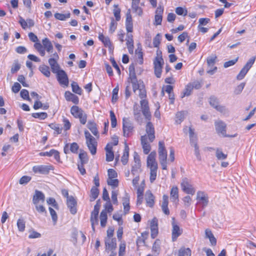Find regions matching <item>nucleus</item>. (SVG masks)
<instances>
[{"instance_id": "40", "label": "nucleus", "mask_w": 256, "mask_h": 256, "mask_svg": "<svg viewBox=\"0 0 256 256\" xmlns=\"http://www.w3.org/2000/svg\"><path fill=\"white\" fill-rule=\"evenodd\" d=\"M98 190L96 186H92L90 190V197L92 198L90 200H95L98 196Z\"/></svg>"}, {"instance_id": "33", "label": "nucleus", "mask_w": 256, "mask_h": 256, "mask_svg": "<svg viewBox=\"0 0 256 256\" xmlns=\"http://www.w3.org/2000/svg\"><path fill=\"white\" fill-rule=\"evenodd\" d=\"M216 156L218 160H222L227 158V154H224L222 149L218 148L216 150Z\"/></svg>"}, {"instance_id": "27", "label": "nucleus", "mask_w": 256, "mask_h": 256, "mask_svg": "<svg viewBox=\"0 0 256 256\" xmlns=\"http://www.w3.org/2000/svg\"><path fill=\"white\" fill-rule=\"evenodd\" d=\"M145 199L147 205L150 207H152L154 202V197L150 190L146 192Z\"/></svg>"}, {"instance_id": "56", "label": "nucleus", "mask_w": 256, "mask_h": 256, "mask_svg": "<svg viewBox=\"0 0 256 256\" xmlns=\"http://www.w3.org/2000/svg\"><path fill=\"white\" fill-rule=\"evenodd\" d=\"M133 36L132 34H127V39H126V44L128 46H134V40H133Z\"/></svg>"}, {"instance_id": "17", "label": "nucleus", "mask_w": 256, "mask_h": 256, "mask_svg": "<svg viewBox=\"0 0 256 256\" xmlns=\"http://www.w3.org/2000/svg\"><path fill=\"white\" fill-rule=\"evenodd\" d=\"M67 206L70 212L74 214L76 212V201L74 198L70 196L67 199Z\"/></svg>"}, {"instance_id": "46", "label": "nucleus", "mask_w": 256, "mask_h": 256, "mask_svg": "<svg viewBox=\"0 0 256 256\" xmlns=\"http://www.w3.org/2000/svg\"><path fill=\"white\" fill-rule=\"evenodd\" d=\"M186 253V256H191V250L190 248H182L178 250V256H183L184 252Z\"/></svg>"}, {"instance_id": "11", "label": "nucleus", "mask_w": 256, "mask_h": 256, "mask_svg": "<svg viewBox=\"0 0 256 256\" xmlns=\"http://www.w3.org/2000/svg\"><path fill=\"white\" fill-rule=\"evenodd\" d=\"M140 104L142 114L145 118L148 120H150L152 118V115L150 112L148 102L146 100H140Z\"/></svg>"}, {"instance_id": "39", "label": "nucleus", "mask_w": 256, "mask_h": 256, "mask_svg": "<svg viewBox=\"0 0 256 256\" xmlns=\"http://www.w3.org/2000/svg\"><path fill=\"white\" fill-rule=\"evenodd\" d=\"M72 92L76 94L80 95L82 92V88L78 86L76 82H73L72 83Z\"/></svg>"}, {"instance_id": "63", "label": "nucleus", "mask_w": 256, "mask_h": 256, "mask_svg": "<svg viewBox=\"0 0 256 256\" xmlns=\"http://www.w3.org/2000/svg\"><path fill=\"white\" fill-rule=\"evenodd\" d=\"M245 86V83L242 82L236 86L234 90V93L236 94H238L242 92L244 87Z\"/></svg>"}, {"instance_id": "3", "label": "nucleus", "mask_w": 256, "mask_h": 256, "mask_svg": "<svg viewBox=\"0 0 256 256\" xmlns=\"http://www.w3.org/2000/svg\"><path fill=\"white\" fill-rule=\"evenodd\" d=\"M84 135L86 138V145L92 154L94 155L96 152L97 142L94 138L88 131L84 132Z\"/></svg>"}, {"instance_id": "22", "label": "nucleus", "mask_w": 256, "mask_h": 256, "mask_svg": "<svg viewBox=\"0 0 256 256\" xmlns=\"http://www.w3.org/2000/svg\"><path fill=\"white\" fill-rule=\"evenodd\" d=\"M151 237L154 238L158 234V220L154 218L150 223Z\"/></svg>"}, {"instance_id": "41", "label": "nucleus", "mask_w": 256, "mask_h": 256, "mask_svg": "<svg viewBox=\"0 0 256 256\" xmlns=\"http://www.w3.org/2000/svg\"><path fill=\"white\" fill-rule=\"evenodd\" d=\"M17 226L19 231L24 232L25 230L26 222L22 218H19L17 221Z\"/></svg>"}, {"instance_id": "35", "label": "nucleus", "mask_w": 256, "mask_h": 256, "mask_svg": "<svg viewBox=\"0 0 256 256\" xmlns=\"http://www.w3.org/2000/svg\"><path fill=\"white\" fill-rule=\"evenodd\" d=\"M186 112H178L176 114V122L177 124H180L184 118Z\"/></svg>"}, {"instance_id": "30", "label": "nucleus", "mask_w": 256, "mask_h": 256, "mask_svg": "<svg viewBox=\"0 0 256 256\" xmlns=\"http://www.w3.org/2000/svg\"><path fill=\"white\" fill-rule=\"evenodd\" d=\"M128 156H129V148L128 146L126 144L124 146V149L123 153V155L122 157V162L123 164H126L128 162Z\"/></svg>"}, {"instance_id": "28", "label": "nucleus", "mask_w": 256, "mask_h": 256, "mask_svg": "<svg viewBox=\"0 0 256 256\" xmlns=\"http://www.w3.org/2000/svg\"><path fill=\"white\" fill-rule=\"evenodd\" d=\"M190 143L192 146H198L197 136L194 132V130L191 127L189 128Z\"/></svg>"}, {"instance_id": "50", "label": "nucleus", "mask_w": 256, "mask_h": 256, "mask_svg": "<svg viewBox=\"0 0 256 256\" xmlns=\"http://www.w3.org/2000/svg\"><path fill=\"white\" fill-rule=\"evenodd\" d=\"M176 12L180 16H186L187 14V10L182 7H178L176 8Z\"/></svg>"}, {"instance_id": "51", "label": "nucleus", "mask_w": 256, "mask_h": 256, "mask_svg": "<svg viewBox=\"0 0 256 256\" xmlns=\"http://www.w3.org/2000/svg\"><path fill=\"white\" fill-rule=\"evenodd\" d=\"M216 56H212L208 58L206 60V62L208 66H214L216 62Z\"/></svg>"}, {"instance_id": "12", "label": "nucleus", "mask_w": 256, "mask_h": 256, "mask_svg": "<svg viewBox=\"0 0 256 256\" xmlns=\"http://www.w3.org/2000/svg\"><path fill=\"white\" fill-rule=\"evenodd\" d=\"M156 152H152L147 158V166L150 169L158 168V164L156 160Z\"/></svg>"}, {"instance_id": "64", "label": "nucleus", "mask_w": 256, "mask_h": 256, "mask_svg": "<svg viewBox=\"0 0 256 256\" xmlns=\"http://www.w3.org/2000/svg\"><path fill=\"white\" fill-rule=\"evenodd\" d=\"M30 180L31 177L27 176H24L20 178L19 182L21 184H26L28 182H29Z\"/></svg>"}, {"instance_id": "25", "label": "nucleus", "mask_w": 256, "mask_h": 256, "mask_svg": "<svg viewBox=\"0 0 256 256\" xmlns=\"http://www.w3.org/2000/svg\"><path fill=\"white\" fill-rule=\"evenodd\" d=\"M64 96L66 100L72 101L75 104H78L79 102L78 98L75 94H72L70 92L66 91L65 92Z\"/></svg>"}, {"instance_id": "9", "label": "nucleus", "mask_w": 256, "mask_h": 256, "mask_svg": "<svg viewBox=\"0 0 256 256\" xmlns=\"http://www.w3.org/2000/svg\"><path fill=\"white\" fill-rule=\"evenodd\" d=\"M146 134L144 136H147V139L150 142H152L155 139V130L154 125L150 120H148L146 123Z\"/></svg>"}, {"instance_id": "45", "label": "nucleus", "mask_w": 256, "mask_h": 256, "mask_svg": "<svg viewBox=\"0 0 256 256\" xmlns=\"http://www.w3.org/2000/svg\"><path fill=\"white\" fill-rule=\"evenodd\" d=\"M114 9L113 12L116 18V21H119L120 19V9L118 8V6L114 4Z\"/></svg>"}, {"instance_id": "23", "label": "nucleus", "mask_w": 256, "mask_h": 256, "mask_svg": "<svg viewBox=\"0 0 256 256\" xmlns=\"http://www.w3.org/2000/svg\"><path fill=\"white\" fill-rule=\"evenodd\" d=\"M98 38L102 42L105 46L108 48L110 51L113 50L114 47L108 37L104 36L102 34H100L98 36Z\"/></svg>"}, {"instance_id": "8", "label": "nucleus", "mask_w": 256, "mask_h": 256, "mask_svg": "<svg viewBox=\"0 0 256 256\" xmlns=\"http://www.w3.org/2000/svg\"><path fill=\"white\" fill-rule=\"evenodd\" d=\"M53 168L50 165H38L33 166L32 171L35 174H48L50 171Z\"/></svg>"}, {"instance_id": "53", "label": "nucleus", "mask_w": 256, "mask_h": 256, "mask_svg": "<svg viewBox=\"0 0 256 256\" xmlns=\"http://www.w3.org/2000/svg\"><path fill=\"white\" fill-rule=\"evenodd\" d=\"M110 116L111 120V125L112 128H115L116 126V118L113 111H110Z\"/></svg>"}, {"instance_id": "49", "label": "nucleus", "mask_w": 256, "mask_h": 256, "mask_svg": "<svg viewBox=\"0 0 256 256\" xmlns=\"http://www.w3.org/2000/svg\"><path fill=\"white\" fill-rule=\"evenodd\" d=\"M218 111L222 113V114L225 115L228 114V109L224 106L219 104L216 108Z\"/></svg>"}, {"instance_id": "38", "label": "nucleus", "mask_w": 256, "mask_h": 256, "mask_svg": "<svg viewBox=\"0 0 256 256\" xmlns=\"http://www.w3.org/2000/svg\"><path fill=\"white\" fill-rule=\"evenodd\" d=\"M70 14L68 13L66 14H62L60 13H56L54 14V17L56 19L60 20H65L66 18H70Z\"/></svg>"}, {"instance_id": "13", "label": "nucleus", "mask_w": 256, "mask_h": 256, "mask_svg": "<svg viewBox=\"0 0 256 256\" xmlns=\"http://www.w3.org/2000/svg\"><path fill=\"white\" fill-rule=\"evenodd\" d=\"M56 74L60 84L67 86L68 85V79L66 72L62 70Z\"/></svg>"}, {"instance_id": "55", "label": "nucleus", "mask_w": 256, "mask_h": 256, "mask_svg": "<svg viewBox=\"0 0 256 256\" xmlns=\"http://www.w3.org/2000/svg\"><path fill=\"white\" fill-rule=\"evenodd\" d=\"M20 68V65L18 62V60L14 61V64L12 65V68H11V72L12 74H14L18 72Z\"/></svg>"}, {"instance_id": "2", "label": "nucleus", "mask_w": 256, "mask_h": 256, "mask_svg": "<svg viewBox=\"0 0 256 256\" xmlns=\"http://www.w3.org/2000/svg\"><path fill=\"white\" fill-rule=\"evenodd\" d=\"M154 73L158 78L161 77L162 68L164 64V60L162 55L161 52L157 51L156 56L154 60Z\"/></svg>"}, {"instance_id": "52", "label": "nucleus", "mask_w": 256, "mask_h": 256, "mask_svg": "<svg viewBox=\"0 0 256 256\" xmlns=\"http://www.w3.org/2000/svg\"><path fill=\"white\" fill-rule=\"evenodd\" d=\"M107 182L109 186H110L113 188L117 187L118 184V180L117 179L108 178Z\"/></svg>"}, {"instance_id": "60", "label": "nucleus", "mask_w": 256, "mask_h": 256, "mask_svg": "<svg viewBox=\"0 0 256 256\" xmlns=\"http://www.w3.org/2000/svg\"><path fill=\"white\" fill-rule=\"evenodd\" d=\"M238 58V57L235 59L225 62L224 64V68H227L229 66L234 65L237 62Z\"/></svg>"}, {"instance_id": "61", "label": "nucleus", "mask_w": 256, "mask_h": 256, "mask_svg": "<svg viewBox=\"0 0 256 256\" xmlns=\"http://www.w3.org/2000/svg\"><path fill=\"white\" fill-rule=\"evenodd\" d=\"M116 26L117 23L116 22H114V19L112 18L110 26V33H113L116 30Z\"/></svg>"}, {"instance_id": "48", "label": "nucleus", "mask_w": 256, "mask_h": 256, "mask_svg": "<svg viewBox=\"0 0 256 256\" xmlns=\"http://www.w3.org/2000/svg\"><path fill=\"white\" fill-rule=\"evenodd\" d=\"M158 168L150 169V180L151 183H152L156 179L157 176Z\"/></svg>"}, {"instance_id": "19", "label": "nucleus", "mask_w": 256, "mask_h": 256, "mask_svg": "<svg viewBox=\"0 0 256 256\" xmlns=\"http://www.w3.org/2000/svg\"><path fill=\"white\" fill-rule=\"evenodd\" d=\"M45 196L41 192L36 190L33 196L32 202L34 204H43L44 202Z\"/></svg>"}, {"instance_id": "18", "label": "nucleus", "mask_w": 256, "mask_h": 256, "mask_svg": "<svg viewBox=\"0 0 256 256\" xmlns=\"http://www.w3.org/2000/svg\"><path fill=\"white\" fill-rule=\"evenodd\" d=\"M216 129L218 134L224 136H226V124L222 121H218L215 122Z\"/></svg>"}, {"instance_id": "26", "label": "nucleus", "mask_w": 256, "mask_h": 256, "mask_svg": "<svg viewBox=\"0 0 256 256\" xmlns=\"http://www.w3.org/2000/svg\"><path fill=\"white\" fill-rule=\"evenodd\" d=\"M48 63L50 66L53 73L56 74L60 70V67L56 60L54 58H50L48 60Z\"/></svg>"}, {"instance_id": "43", "label": "nucleus", "mask_w": 256, "mask_h": 256, "mask_svg": "<svg viewBox=\"0 0 256 256\" xmlns=\"http://www.w3.org/2000/svg\"><path fill=\"white\" fill-rule=\"evenodd\" d=\"M192 90H193L192 86L191 84H188L186 86V87L182 95V98L186 96H190L191 94V92Z\"/></svg>"}, {"instance_id": "1", "label": "nucleus", "mask_w": 256, "mask_h": 256, "mask_svg": "<svg viewBox=\"0 0 256 256\" xmlns=\"http://www.w3.org/2000/svg\"><path fill=\"white\" fill-rule=\"evenodd\" d=\"M128 82L132 83L133 92L138 94L141 99L146 96V91L144 88L143 82L137 80L135 72L130 74Z\"/></svg>"}, {"instance_id": "58", "label": "nucleus", "mask_w": 256, "mask_h": 256, "mask_svg": "<svg viewBox=\"0 0 256 256\" xmlns=\"http://www.w3.org/2000/svg\"><path fill=\"white\" fill-rule=\"evenodd\" d=\"M36 210L40 213H46V210L42 204H34Z\"/></svg>"}, {"instance_id": "5", "label": "nucleus", "mask_w": 256, "mask_h": 256, "mask_svg": "<svg viewBox=\"0 0 256 256\" xmlns=\"http://www.w3.org/2000/svg\"><path fill=\"white\" fill-rule=\"evenodd\" d=\"M256 58V56H254L252 57L248 60V62L246 63V64L236 76L237 80H241L244 78L249 70L252 68V66L254 64Z\"/></svg>"}, {"instance_id": "34", "label": "nucleus", "mask_w": 256, "mask_h": 256, "mask_svg": "<svg viewBox=\"0 0 256 256\" xmlns=\"http://www.w3.org/2000/svg\"><path fill=\"white\" fill-rule=\"evenodd\" d=\"M38 69L40 72L46 77H50V72L48 66L46 65H42L39 66Z\"/></svg>"}, {"instance_id": "54", "label": "nucleus", "mask_w": 256, "mask_h": 256, "mask_svg": "<svg viewBox=\"0 0 256 256\" xmlns=\"http://www.w3.org/2000/svg\"><path fill=\"white\" fill-rule=\"evenodd\" d=\"M160 42V35L158 34L153 40V45L155 48H158Z\"/></svg>"}, {"instance_id": "42", "label": "nucleus", "mask_w": 256, "mask_h": 256, "mask_svg": "<svg viewBox=\"0 0 256 256\" xmlns=\"http://www.w3.org/2000/svg\"><path fill=\"white\" fill-rule=\"evenodd\" d=\"M79 158L82 164H85L88 162V159L87 154L86 152H81L79 154Z\"/></svg>"}, {"instance_id": "31", "label": "nucleus", "mask_w": 256, "mask_h": 256, "mask_svg": "<svg viewBox=\"0 0 256 256\" xmlns=\"http://www.w3.org/2000/svg\"><path fill=\"white\" fill-rule=\"evenodd\" d=\"M170 199L174 202L178 199V190L177 186H172L171 188L170 192Z\"/></svg>"}, {"instance_id": "16", "label": "nucleus", "mask_w": 256, "mask_h": 256, "mask_svg": "<svg viewBox=\"0 0 256 256\" xmlns=\"http://www.w3.org/2000/svg\"><path fill=\"white\" fill-rule=\"evenodd\" d=\"M159 160H164L167 159V152L164 146V142L160 141L158 142V148Z\"/></svg>"}, {"instance_id": "24", "label": "nucleus", "mask_w": 256, "mask_h": 256, "mask_svg": "<svg viewBox=\"0 0 256 256\" xmlns=\"http://www.w3.org/2000/svg\"><path fill=\"white\" fill-rule=\"evenodd\" d=\"M78 148L79 146L76 142H73L70 146L68 144H66L64 147V152L65 154H68L70 150L72 153H77Z\"/></svg>"}, {"instance_id": "57", "label": "nucleus", "mask_w": 256, "mask_h": 256, "mask_svg": "<svg viewBox=\"0 0 256 256\" xmlns=\"http://www.w3.org/2000/svg\"><path fill=\"white\" fill-rule=\"evenodd\" d=\"M20 96L24 100H29V101L30 100V98L29 97L28 92L26 90L24 89V90H21V92H20Z\"/></svg>"}, {"instance_id": "4", "label": "nucleus", "mask_w": 256, "mask_h": 256, "mask_svg": "<svg viewBox=\"0 0 256 256\" xmlns=\"http://www.w3.org/2000/svg\"><path fill=\"white\" fill-rule=\"evenodd\" d=\"M70 113L75 118H79L82 124H84L86 123V114L78 106H72L70 108Z\"/></svg>"}, {"instance_id": "21", "label": "nucleus", "mask_w": 256, "mask_h": 256, "mask_svg": "<svg viewBox=\"0 0 256 256\" xmlns=\"http://www.w3.org/2000/svg\"><path fill=\"white\" fill-rule=\"evenodd\" d=\"M105 245L106 250H112L116 247V241L115 238H106Z\"/></svg>"}, {"instance_id": "36", "label": "nucleus", "mask_w": 256, "mask_h": 256, "mask_svg": "<svg viewBox=\"0 0 256 256\" xmlns=\"http://www.w3.org/2000/svg\"><path fill=\"white\" fill-rule=\"evenodd\" d=\"M107 218H108L106 212L104 210H102L100 214V225L102 227L106 226Z\"/></svg>"}, {"instance_id": "10", "label": "nucleus", "mask_w": 256, "mask_h": 256, "mask_svg": "<svg viewBox=\"0 0 256 256\" xmlns=\"http://www.w3.org/2000/svg\"><path fill=\"white\" fill-rule=\"evenodd\" d=\"M134 164L132 166V173L133 175H136L141 172V163L140 156L137 152H134Z\"/></svg>"}, {"instance_id": "15", "label": "nucleus", "mask_w": 256, "mask_h": 256, "mask_svg": "<svg viewBox=\"0 0 256 256\" xmlns=\"http://www.w3.org/2000/svg\"><path fill=\"white\" fill-rule=\"evenodd\" d=\"M133 126L130 121L126 118L123 119V132L124 136H128L132 132Z\"/></svg>"}, {"instance_id": "7", "label": "nucleus", "mask_w": 256, "mask_h": 256, "mask_svg": "<svg viewBox=\"0 0 256 256\" xmlns=\"http://www.w3.org/2000/svg\"><path fill=\"white\" fill-rule=\"evenodd\" d=\"M196 199L198 200L197 204L201 205L202 208H206L208 205V196L204 192L198 191L196 194Z\"/></svg>"}, {"instance_id": "6", "label": "nucleus", "mask_w": 256, "mask_h": 256, "mask_svg": "<svg viewBox=\"0 0 256 256\" xmlns=\"http://www.w3.org/2000/svg\"><path fill=\"white\" fill-rule=\"evenodd\" d=\"M172 240L174 242L182 234V230L180 228L178 223L176 222L174 218H172Z\"/></svg>"}, {"instance_id": "59", "label": "nucleus", "mask_w": 256, "mask_h": 256, "mask_svg": "<svg viewBox=\"0 0 256 256\" xmlns=\"http://www.w3.org/2000/svg\"><path fill=\"white\" fill-rule=\"evenodd\" d=\"M48 204L52 205L55 208H58V204L55 199L52 198H50L46 200Z\"/></svg>"}, {"instance_id": "32", "label": "nucleus", "mask_w": 256, "mask_h": 256, "mask_svg": "<svg viewBox=\"0 0 256 256\" xmlns=\"http://www.w3.org/2000/svg\"><path fill=\"white\" fill-rule=\"evenodd\" d=\"M88 128L91 131L95 136L98 135V130L96 128V125L94 122H88L87 124Z\"/></svg>"}, {"instance_id": "37", "label": "nucleus", "mask_w": 256, "mask_h": 256, "mask_svg": "<svg viewBox=\"0 0 256 256\" xmlns=\"http://www.w3.org/2000/svg\"><path fill=\"white\" fill-rule=\"evenodd\" d=\"M139 3L132 2V9L139 16H142V10L141 8L138 6Z\"/></svg>"}, {"instance_id": "62", "label": "nucleus", "mask_w": 256, "mask_h": 256, "mask_svg": "<svg viewBox=\"0 0 256 256\" xmlns=\"http://www.w3.org/2000/svg\"><path fill=\"white\" fill-rule=\"evenodd\" d=\"M126 250V244L124 242H121L120 244L118 254L119 256H124Z\"/></svg>"}, {"instance_id": "14", "label": "nucleus", "mask_w": 256, "mask_h": 256, "mask_svg": "<svg viewBox=\"0 0 256 256\" xmlns=\"http://www.w3.org/2000/svg\"><path fill=\"white\" fill-rule=\"evenodd\" d=\"M181 187L184 192L188 194L194 195L195 192V190L188 182V179L184 178L181 183Z\"/></svg>"}, {"instance_id": "47", "label": "nucleus", "mask_w": 256, "mask_h": 256, "mask_svg": "<svg viewBox=\"0 0 256 256\" xmlns=\"http://www.w3.org/2000/svg\"><path fill=\"white\" fill-rule=\"evenodd\" d=\"M209 102L210 105L215 109L219 105L218 99L214 96H211L210 98Z\"/></svg>"}, {"instance_id": "44", "label": "nucleus", "mask_w": 256, "mask_h": 256, "mask_svg": "<svg viewBox=\"0 0 256 256\" xmlns=\"http://www.w3.org/2000/svg\"><path fill=\"white\" fill-rule=\"evenodd\" d=\"M32 116L34 118H39L40 120H44L47 118L48 114L44 112H36L33 113L32 114Z\"/></svg>"}, {"instance_id": "29", "label": "nucleus", "mask_w": 256, "mask_h": 256, "mask_svg": "<svg viewBox=\"0 0 256 256\" xmlns=\"http://www.w3.org/2000/svg\"><path fill=\"white\" fill-rule=\"evenodd\" d=\"M42 45L44 50L48 52H52L53 46L50 40L48 38H45L42 40Z\"/></svg>"}, {"instance_id": "20", "label": "nucleus", "mask_w": 256, "mask_h": 256, "mask_svg": "<svg viewBox=\"0 0 256 256\" xmlns=\"http://www.w3.org/2000/svg\"><path fill=\"white\" fill-rule=\"evenodd\" d=\"M140 140L144 152V154H147L150 152L151 149L150 145L148 141L147 136H142Z\"/></svg>"}]
</instances>
